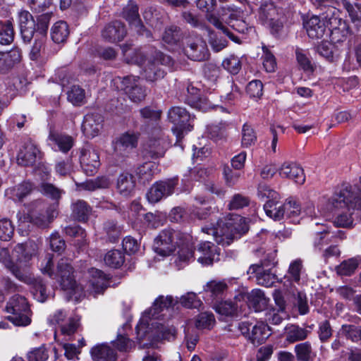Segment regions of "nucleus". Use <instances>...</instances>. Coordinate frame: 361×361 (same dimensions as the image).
<instances>
[{"label": "nucleus", "mask_w": 361, "mask_h": 361, "mask_svg": "<svg viewBox=\"0 0 361 361\" xmlns=\"http://www.w3.org/2000/svg\"><path fill=\"white\" fill-rule=\"evenodd\" d=\"M269 298L261 289H253L250 293H240L233 300L218 302L214 306L215 312L220 316H246V310L260 312L268 309Z\"/></svg>", "instance_id": "obj_1"}, {"label": "nucleus", "mask_w": 361, "mask_h": 361, "mask_svg": "<svg viewBox=\"0 0 361 361\" xmlns=\"http://www.w3.org/2000/svg\"><path fill=\"white\" fill-rule=\"evenodd\" d=\"M257 195L259 200L265 201L263 207L267 216L274 221L298 216L300 214V204L293 200L288 199L277 207L281 198L279 193L265 184L259 185Z\"/></svg>", "instance_id": "obj_2"}, {"label": "nucleus", "mask_w": 361, "mask_h": 361, "mask_svg": "<svg viewBox=\"0 0 361 361\" xmlns=\"http://www.w3.org/2000/svg\"><path fill=\"white\" fill-rule=\"evenodd\" d=\"M342 0H315L317 8L324 16L330 32L331 40L334 43L344 42L351 35L348 23L340 17Z\"/></svg>", "instance_id": "obj_3"}, {"label": "nucleus", "mask_w": 361, "mask_h": 361, "mask_svg": "<svg viewBox=\"0 0 361 361\" xmlns=\"http://www.w3.org/2000/svg\"><path fill=\"white\" fill-rule=\"evenodd\" d=\"M350 185L343 186L339 191H335L330 199L334 209H346L347 211L338 214L334 221L336 228H352L353 219L350 208H361V200L352 191Z\"/></svg>", "instance_id": "obj_4"}, {"label": "nucleus", "mask_w": 361, "mask_h": 361, "mask_svg": "<svg viewBox=\"0 0 361 361\" xmlns=\"http://www.w3.org/2000/svg\"><path fill=\"white\" fill-rule=\"evenodd\" d=\"M39 211L32 210L28 213H23L18 218V231L22 235H28L31 228L36 226L38 228H44L56 217L57 211L55 208L47 207L42 200H37L34 203Z\"/></svg>", "instance_id": "obj_5"}, {"label": "nucleus", "mask_w": 361, "mask_h": 361, "mask_svg": "<svg viewBox=\"0 0 361 361\" xmlns=\"http://www.w3.org/2000/svg\"><path fill=\"white\" fill-rule=\"evenodd\" d=\"M157 317H140L136 326L137 338L152 342L159 340L173 341L176 338V329L173 326L158 324Z\"/></svg>", "instance_id": "obj_6"}, {"label": "nucleus", "mask_w": 361, "mask_h": 361, "mask_svg": "<svg viewBox=\"0 0 361 361\" xmlns=\"http://www.w3.org/2000/svg\"><path fill=\"white\" fill-rule=\"evenodd\" d=\"M167 118L173 125L171 130L176 138L175 145L183 148L181 143L185 135L194 128V118L186 109L175 106L169 109Z\"/></svg>", "instance_id": "obj_7"}, {"label": "nucleus", "mask_w": 361, "mask_h": 361, "mask_svg": "<svg viewBox=\"0 0 361 361\" xmlns=\"http://www.w3.org/2000/svg\"><path fill=\"white\" fill-rule=\"evenodd\" d=\"M54 262L52 257H49L42 271L51 279L56 280L61 289L64 290H74L77 287V282L74 276V269L66 260L61 259L57 264L56 271L53 270Z\"/></svg>", "instance_id": "obj_8"}, {"label": "nucleus", "mask_w": 361, "mask_h": 361, "mask_svg": "<svg viewBox=\"0 0 361 361\" xmlns=\"http://www.w3.org/2000/svg\"><path fill=\"white\" fill-rule=\"evenodd\" d=\"M181 234L172 228L161 231L154 238L153 248L154 252L163 257L172 255L177 249L178 241Z\"/></svg>", "instance_id": "obj_9"}, {"label": "nucleus", "mask_w": 361, "mask_h": 361, "mask_svg": "<svg viewBox=\"0 0 361 361\" xmlns=\"http://www.w3.org/2000/svg\"><path fill=\"white\" fill-rule=\"evenodd\" d=\"M213 235H219L227 238H235L247 233L249 225L245 222V219L237 216L234 219H228L226 222L221 220L217 221V225L210 229Z\"/></svg>", "instance_id": "obj_10"}, {"label": "nucleus", "mask_w": 361, "mask_h": 361, "mask_svg": "<svg viewBox=\"0 0 361 361\" xmlns=\"http://www.w3.org/2000/svg\"><path fill=\"white\" fill-rule=\"evenodd\" d=\"M219 18L235 31L245 34L248 30L247 23L243 19V11L232 5L220 7Z\"/></svg>", "instance_id": "obj_11"}, {"label": "nucleus", "mask_w": 361, "mask_h": 361, "mask_svg": "<svg viewBox=\"0 0 361 361\" xmlns=\"http://www.w3.org/2000/svg\"><path fill=\"white\" fill-rule=\"evenodd\" d=\"M178 183L179 178L178 176L156 181L147 192V200L151 203H157L162 198L171 195Z\"/></svg>", "instance_id": "obj_12"}, {"label": "nucleus", "mask_w": 361, "mask_h": 361, "mask_svg": "<svg viewBox=\"0 0 361 361\" xmlns=\"http://www.w3.org/2000/svg\"><path fill=\"white\" fill-rule=\"evenodd\" d=\"M140 133L133 130H127L121 133L113 142L114 152L121 157H128V154L138 146Z\"/></svg>", "instance_id": "obj_13"}, {"label": "nucleus", "mask_w": 361, "mask_h": 361, "mask_svg": "<svg viewBox=\"0 0 361 361\" xmlns=\"http://www.w3.org/2000/svg\"><path fill=\"white\" fill-rule=\"evenodd\" d=\"M39 145L33 139L28 137L24 140L17 155L18 164L23 166H32L37 159L41 157Z\"/></svg>", "instance_id": "obj_14"}, {"label": "nucleus", "mask_w": 361, "mask_h": 361, "mask_svg": "<svg viewBox=\"0 0 361 361\" xmlns=\"http://www.w3.org/2000/svg\"><path fill=\"white\" fill-rule=\"evenodd\" d=\"M179 100L190 107L202 111H207L212 108L211 102L204 95L201 94V90L189 85L186 94L179 97Z\"/></svg>", "instance_id": "obj_15"}, {"label": "nucleus", "mask_w": 361, "mask_h": 361, "mask_svg": "<svg viewBox=\"0 0 361 361\" xmlns=\"http://www.w3.org/2000/svg\"><path fill=\"white\" fill-rule=\"evenodd\" d=\"M176 299L171 295L157 296L151 307L147 308L141 316H165L162 314L164 310L177 312Z\"/></svg>", "instance_id": "obj_16"}, {"label": "nucleus", "mask_w": 361, "mask_h": 361, "mask_svg": "<svg viewBox=\"0 0 361 361\" xmlns=\"http://www.w3.org/2000/svg\"><path fill=\"white\" fill-rule=\"evenodd\" d=\"M18 279L30 286V293L38 302H44L49 298L46 283L41 278H35L31 274L23 271Z\"/></svg>", "instance_id": "obj_17"}, {"label": "nucleus", "mask_w": 361, "mask_h": 361, "mask_svg": "<svg viewBox=\"0 0 361 361\" xmlns=\"http://www.w3.org/2000/svg\"><path fill=\"white\" fill-rule=\"evenodd\" d=\"M20 33L25 43H30L36 32V22L27 10H20L17 15Z\"/></svg>", "instance_id": "obj_18"}, {"label": "nucleus", "mask_w": 361, "mask_h": 361, "mask_svg": "<svg viewBox=\"0 0 361 361\" xmlns=\"http://www.w3.org/2000/svg\"><path fill=\"white\" fill-rule=\"evenodd\" d=\"M185 54L188 59L195 61H204L210 56L206 42L202 39H189L183 47Z\"/></svg>", "instance_id": "obj_19"}, {"label": "nucleus", "mask_w": 361, "mask_h": 361, "mask_svg": "<svg viewBox=\"0 0 361 361\" xmlns=\"http://www.w3.org/2000/svg\"><path fill=\"white\" fill-rule=\"evenodd\" d=\"M183 38L181 28L173 25L166 27L161 36L164 44L171 51L180 49L183 46Z\"/></svg>", "instance_id": "obj_20"}, {"label": "nucleus", "mask_w": 361, "mask_h": 361, "mask_svg": "<svg viewBox=\"0 0 361 361\" xmlns=\"http://www.w3.org/2000/svg\"><path fill=\"white\" fill-rule=\"evenodd\" d=\"M80 163L84 173L89 176H94L101 165L99 153L95 150L81 149Z\"/></svg>", "instance_id": "obj_21"}, {"label": "nucleus", "mask_w": 361, "mask_h": 361, "mask_svg": "<svg viewBox=\"0 0 361 361\" xmlns=\"http://www.w3.org/2000/svg\"><path fill=\"white\" fill-rule=\"evenodd\" d=\"M127 34L126 25L120 20H114L107 24L102 32L104 39L111 43L122 41Z\"/></svg>", "instance_id": "obj_22"}, {"label": "nucleus", "mask_w": 361, "mask_h": 361, "mask_svg": "<svg viewBox=\"0 0 361 361\" xmlns=\"http://www.w3.org/2000/svg\"><path fill=\"white\" fill-rule=\"evenodd\" d=\"M279 173L281 178L291 180L297 184L302 185L305 182L304 170L295 162H284L279 169Z\"/></svg>", "instance_id": "obj_23"}, {"label": "nucleus", "mask_w": 361, "mask_h": 361, "mask_svg": "<svg viewBox=\"0 0 361 361\" xmlns=\"http://www.w3.org/2000/svg\"><path fill=\"white\" fill-rule=\"evenodd\" d=\"M136 185L135 176L128 172L121 173L116 180V191L123 197H130L134 195Z\"/></svg>", "instance_id": "obj_24"}, {"label": "nucleus", "mask_w": 361, "mask_h": 361, "mask_svg": "<svg viewBox=\"0 0 361 361\" xmlns=\"http://www.w3.org/2000/svg\"><path fill=\"white\" fill-rule=\"evenodd\" d=\"M5 310L14 316H27L31 312L27 299L18 294L12 296L6 304Z\"/></svg>", "instance_id": "obj_25"}, {"label": "nucleus", "mask_w": 361, "mask_h": 361, "mask_svg": "<svg viewBox=\"0 0 361 361\" xmlns=\"http://www.w3.org/2000/svg\"><path fill=\"white\" fill-rule=\"evenodd\" d=\"M21 58V50L18 47H13L6 52L0 51V73H8L20 62Z\"/></svg>", "instance_id": "obj_26"}, {"label": "nucleus", "mask_w": 361, "mask_h": 361, "mask_svg": "<svg viewBox=\"0 0 361 361\" xmlns=\"http://www.w3.org/2000/svg\"><path fill=\"white\" fill-rule=\"evenodd\" d=\"M228 285L224 281H216L214 280L210 281L207 283L204 286V295L203 296L205 300H211L213 302H216L213 305V309L214 306L220 301H218L219 298H221L224 293L227 290ZM222 300H221V302Z\"/></svg>", "instance_id": "obj_27"}, {"label": "nucleus", "mask_w": 361, "mask_h": 361, "mask_svg": "<svg viewBox=\"0 0 361 361\" xmlns=\"http://www.w3.org/2000/svg\"><path fill=\"white\" fill-rule=\"evenodd\" d=\"M304 27L306 30L308 37L311 39L322 38L326 28L329 29L326 21L322 20L319 17L313 16L307 21L304 22Z\"/></svg>", "instance_id": "obj_28"}, {"label": "nucleus", "mask_w": 361, "mask_h": 361, "mask_svg": "<svg viewBox=\"0 0 361 361\" xmlns=\"http://www.w3.org/2000/svg\"><path fill=\"white\" fill-rule=\"evenodd\" d=\"M33 188L34 185L32 182L24 180L13 187L8 188L6 190V195L14 202H22L32 192Z\"/></svg>", "instance_id": "obj_29"}, {"label": "nucleus", "mask_w": 361, "mask_h": 361, "mask_svg": "<svg viewBox=\"0 0 361 361\" xmlns=\"http://www.w3.org/2000/svg\"><path fill=\"white\" fill-rule=\"evenodd\" d=\"M138 10V6L136 4L127 6L123 8L122 12V16L130 23L138 20L139 25L138 29L137 30V33L140 35H145L147 37H149L152 36V33L150 30H147L141 22V20L140 19Z\"/></svg>", "instance_id": "obj_30"}, {"label": "nucleus", "mask_w": 361, "mask_h": 361, "mask_svg": "<svg viewBox=\"0 0 361 361\" xmlns=\"http://www.w3.org/2000/svg\"><path fill=\"white\" fill-rule=\"evenodd\" d=\"M176 299V310L177 313H179L182 307L185 309H197L200 310L203 303L198 298L196 293L193 292H188L183 295L180 298L175 297Z\"/></svg>", "instance_id": "obj_31"}, {"label": "nucleus", "mask_w": 361, "mask_h": 361, "mask_svg": "<svg viewBox=\"0 0 361 361\" xmlns=\"http://www.w3.org/2000/svg\"><path fill=\"white\" fill-rule=\"evenodd\" d=\"M90 354L94 361H116L117 358L115 351L105 343L94 346L90 350Z\"/></svg>", "instance_id": "obj_32"}, {"label": "nucleus", "mask_w": 361, "mask_h": 361, "mask_svg": "<svg viewBox=\"0 0 361 361\" xmlns=\"http://www.w3.org/2000/svg\"><path fill=\"white\" fill-rule=\"evenodd\" d=\"M279 16L280 14L274 2L269 0L261 1L260 6L258 8V16L259 21L263 25H265L267 22L274 20V18Z\"/></svg>", "instance_id": "obj_33"}, {"label": "nucleus", "mask_w": 361, "mask_h": 361, "mask_svg": "<svg viewBox=\"0 0 361 361\" xmlns=\"http://www.w3.org/2000/svg\"><path fill=\"white\" fill-rule=\"evenodd\" d=\"M51 38L56 44H61L66 42L70 30L68 23L64 20L56 22L51 28Z\"/></svg>", "instance_id": "obj_34"}, {"label": "nucleus", "mask_w": 361, "mask_h": 361, "mask_svg": "<svg viewBox=\"0 0 361 361\" xmlns=\"http://www.w3.org/2000/svg\"><path fill=\"white\" fill-rule=\"evenodd\" d=\"M92 211L91 206L82 200H78L72 204V216L79 222H87Z\"/></svg>", "instance_id": "obj_35"}, {"label": "nucleus", "mask_w": 361, "mask_h": 361, "mask_svg": "<svg viewBox=\"0 0 361 361\" xmlns=\"http://www.w3.org/2000/svg\"><path fill=\"white\" fill-rule=\"evenodd\" d=\"M216 248V246L212 242H201L198 245L197 250L202 253V256L198 258V262L206 266L212 265L214 260Z\"/></svg>", "instance_id": "obj_36"}, {"label": "nucleus", "mask_w": 361, "mask_h": 361, "mask_svg": "<svg viewBox=\"0 0 361 361\" xmlns=\"http://www.w3.org/2000/svg\"><path fill=\"white\" fill-rule=\"evenodd\" d=\"M228 124L226 121L212 123L207 127L209 137L214 142L226 140L228 137Z\"/></svg>", "instance_id": "obj_37"}, {"label": "nucleus", "mask_w": 361, "mask_h": 361, "mask_svg": "<svg viewBox=\"0 0 361 361\" xmlns=\"http://www.w3.org/2000/svg\"><path fill=\"white\" fill-rule=\"evenodd\" d=\"M39 191L45 197L51 199L54 202L51 207L55 208L59 205V202L61 198L63 190L56 188L54 184L49 183H42L39 186Z\"/></svg>", "instance_id": "obj_38"}, {"label": "nucleus", "mask_w": 361, "mask_h": 361, "mask_svg": "<svg viewBox=\"0 0 361 361\" xmlns=\"http://www.w3.org/2000/svg\"><path fill=\"white\" fill-rule=\"evenodd\" d=\"M49 140L53 142L63 153H67L74 145L73 138L68 135L50 133Z\"/></svg>", "instance_id": "obj_39"}, {"label": "nucleus", "mask_w": 361, "mask_h": 361, "mask_svg": "<svg viewBox=\"0 0 361 361\" xmlns=\"http://www.w3.org/2000/svg\"><path fill=\"white\" fill-rule=\"evenodd\" d=\"M13 20H0V44L9 45L15 38Z\"/></svg>", "instance_id": "obj_40"}, {"label": "nucleus", "mask_w": 361, "mask_h": 361, "mask_svg": "<svg viewBox=\"0 0 361 361\" xmlns=\"http://www.w3.org/2000/svg\"><path fill=\"white\" fill-rule=\"evenodd\" d=\"M105 264L112 269H120L126 261L125 252L121 250L112 249L104 257Z\"/></svg>", "instance_id": "obj_41"}, {"label": "nucleus", "mask_w": 361, "mask_h": 361, "mask_svg": "<svg viewBox=\"0 0 361 361\" xmlns=\"http://www.w3.org/2000/svg\"><path fill=\"white\" fill-rule=\"evenodd\" d=\"M341 7L352 23L355 24L361 23V4L352 2L350 0H342Z\"/></svg>", "instance_id": "obj_42"}, {"label": "nucleus", "mask_w": 361, "mask_h": 361, "mask_svg": "<svg viewBox=\"0 0 361 361\" xmlns=\"http://www.w3.org/2000/svg\"><path fill=\"white\" fill-rule=\"evenodd\" d=\"M122 52L126 57L127 63L142 66L146 61V56L140 49L133 50L131 45L124 44L121 47Z\"/></svg>", "instance_id": "obj_43"}, {"label": "nucleus", "mask_w": 361, "mask_h": 361, "mask_svg": "<svg viewBox=\"0 0 361 361\" xmlns=\"http://www.w3.org/2000/svg\"><path fill=\"white\" fill-rule=\"evenodd\" d=\"M164 220V215L161 212L156 211L145 214L141 222L145 228L156 229L163 225Z\"/></svg>", "instance_id": "obj_44"}, {"label": "nucleus", "mask_w": 361, "mask_h": 361, "mask_svg": "<svg viewBox=\"0 0 361 361\" xmlns=\"http://www.w3.org/2000/svg\"><path fill=\"white\" fill-rule=\"evenodd\" d=\"M271 335V328L266 324L259 323L252 329L249 338L253 344L264 342Z\"/></svg>", "instance_id": "obj_45"}, {"label": "nucleus", "mask_w": 361, "mask_h": 361, "mask_svg": "<svg viewBox=\"0 0 361 361\" xmlns=\"http://www.w3.org/2000/svg\"><path fill=\"white\" fill-rule=\"evenodd\" d=\"M178 257L181 262H188L194 257L195 247L193 244L181 236L178 241Z\"/></svg>", "instance_id": "obj_46"}, {"label": "nucleus", "mask_w": 361, "mask_h": 361, "mask_svg": "<svg viewBox=\"0 0 361 361\" xmlns=\"http://www.w3.org/2000/svg\"><path fill=\"white\" fill-rule=\"evenodd\" d=\"M294 352L298 361H313L315 357L312 345L308 341L297 344Z\"/></svg>", "instance_id": "obj_47"}, {"label": "nucleus", "mask_w": 361, "mask_h": 361, "mask_svg": "<svg viewBox=\"0 0 361 361\" xmlns=\"http://www.w3.org/2000/svg\"><path fill=\"white\" fill-rule=\"evenodd\" d=\"M143 74L147 81L154 82L163 78L166 75V71L156 63L149 61L144 68Z\"/></svg>", "instance_id": "obj_48"}, {"label": "nucleus", "mask_w": 361, "mask_h": 361, "mask_svg": "<svg viewBox=\"0 0 361 361\" xmlns=\"http://www.w3.org/2000/svg\"><path fill=\"white\" fill-rule=\"evenodd\" d=\"M241 135V145L244 148H249L257 142V133L252 126L247 123L243 125Z\"/></svg>", "instance_id": "obj_49"}, {"label": "nucleus", "mask_w": 361, "mask_h": 361, "mask_svg": "<svg viewBox=\"0 0 361 361\" xmlns=\"http://www.w3.org/2000/svg\"><path fill=\"white\" fill-rule=\"evenodd\" d=\"M262 55L261 59L264 70L267 73L275 72L277 68L276 59L273 51L266 45H262Z\"/></svg>", "instance_id": "obj_50"}, {"label": "nucleus", "mask_w": 361, "mask_h": 361, "mask_svg": "<svg viewBox=\"0 0 361 361\" xmlns=\"http://www.w3.org/2000/svg\"><path fill=\"white\" fill-rule=\"evenodd\" d=\"M310 310L308 300L305 293L299 291L294 297V301L291 307V313L298 312L300 315L308 314Z\"/></svg>", "instance_id": "obj_51"}, {"label": "nucleus", "mask_w": 361, "mask_h": 361, "mask_svg": "<svg viewBox=\"0 0 361 361\" xmlns=\"http://www.w3.org/2000/svg\"><path fill=\"white\" fill-rule=\"evenodd\" d=\"M309 331L298 326L291 325L286 329V340L293 343L305 340L308 336Z\"/></svg>", "instance_id": "obj_52"}, {"label": "nucleus", "mask_w": 361, "mask_h": 361, "mask_svg": "<svg viewBox=\"0 0 361 361\" xmlns=\"http://www.w3.org/2000/svg\"><path fill=\"white\" fill-rule=\"evenodd\" d=\"M0 262L5 265V267L15 276L16 279H18L24 271L20 269L17 264L14 263L11 260L8 248L0 249Z\"/></svg>", "instance_id": "obj_53"}, {"label": "nucleus", "mask_w": 361, "mask_h": 361, "mask_svg": "<svg viewBox=\"0 0 361 361\" xmlns=\"http://www.w3.org/2000/svg\"><path fill=\"white\" fill-rule=\"evenodd\" d=\"M273 298L275 303V307L270 309L271 312L269 313L271 316H279V313L287 314L288 305L280 290H274L273 293Z\"/></svg>", "instance_id": "obj_54"}, {"label": "nucleus", "mask_w": 361, "mask_h": 361, "mask_svg": "<svg viewBox=\"0 0 361 361\" xmlns=\"http://www.w3.org/2000/svg\"><path fill=\"white\" fill-rule=\"evenodd\" d=\"M285 22V17L280 15L274 20L267 22L265 26L268 27L270 34L274 37L279 39L283 34Z\"/></svg>", "instance_id": "obj_55"}, {"label": "nucleus", "mask_w": 361, "mask_h": 361, "mask_svg": "<svg viewBox=\"0 0 361 361\" xmlns=\"http://www.w3.org/2000/svg\"><path fill=\"white\" fill-rule=\"evenodd\" d=\"M103 228L106 235L107 241L112 243L118 241L121 235V229L116 221L109 220L104 222Z\"/></svg>", "instance_id": "obj_56"}, {"label": "nucleus", "mask_w": 361, "mask_h": 361, "mask_svg": "<svg viewBox=\"0 0 361 361\" xmlns=\"http://www.w3.org/2000/svg\"><path fill=\"white\" fill-rule=\"evenodd\" d=\"M92 276L94 279L92 281V286L94 291L97 294L103 293L107 288L106 282L108 278L106 275L104 271L99 269H95Z\"/></svg>", "instance_id": "obj_57"}, {"label": "nucleus", "mask_w": 361, "mask_h": 361, "mask_svg": "<svg viewBox=\"0 0 361 361\" xmlns=\"http://www.w3.org/2000/svg\"><path fill=\"white\" fill-rule=\"evenodd\" d=\"M208 22L213 25L216 29L222 31L231 40L236 43H240V39L238 37L235 36L228 27L224 25L220 18L216 15H209Z\"/></svg>", "instance_id": "obj_58"}, {"label": "nucleus", "mask_w": 361, "mask_h": 361, "mask_svg": "<svg viewBox=\"0 0 361 361\" xmlns=\"http://www.w3.org/2000/svg\"><path fill=\"white\" fill-rule=\"evenodd\" d=\"M37 17L36 22V32L39 33L42 36H46L48 32L49 23L53 16V11H47L46 12L41 13Z\"/></svg>", "instance_id": "obj_59"}, {"label": "nucleus", "mask_w": 361, "mask_h": 361, "mask_svg": "<svg viewBox=\"0 0 361 361\" xmlns=\"http://www.w3.org/2000/svg\"><path fill=\"white\" fill-rule=\"evenodd\" d=\"M264 85L260 80H252L246 86V93L252 99H259L263 95Z\"/></svg>", "instance_id": "obj_60"}, {"label": "nucleus", "mask_w": 361, "mask_h": 361, "mask_svg": "<svg viewBox=\"0 0 361 361\" xmlns=\"http://www.w3.org/2000/svg\"><path fill=\"white\" fill-rule=\"evenodd\" d=\"M165 154V149L161 145L160 142L157 140L150 141L148 148L145 149V156L152 159H157L163 157Z\"/></svg>", "instance_id": "obj_61"}, {"label": "nucleus", "mask_w": 361, "mask_h": 361, "mask_svg": "<svg viewBox=\"0 0 361 361\" xmlns=\"http://www.w3.org/2000/svg\"><path fill=\"white\" fill-rule=\"evenodd\" d=\"M184 177L187 180L202 182L208 177L207 169L201 166H196L188 170V173H185Z\"/></svg>", "instance_id": "obj_62"}, {"label": "nucleus", "mask_w": 361, "mask_h": 361, "mask_svg": "<svg viewBox=\"0 0 361 361\" xmlns=\"http://www.w3.org/2000/svg\"><path fill=\"white\" fill-rule=\"evenodd\" d=\"M29 6L34 13H43L53 11V0H28Z\"/></svg>", "instance_id": "obj_63"}, {"label": "nucleus", "mask_w": 361, "mask_h": 361, "mask_svg": "<svg viewBox=\"0 0 361 361\" xmlns=\"http://www.w3.org/2000/svg\"><path fill=\"white\" fill-rule=\"evenodd\" d=\"M223 67L232 75L238 74L242 68L241 61L238 56H230L222 62Z\"/></svg>", "instance_id": "obj_64"}]
</instances>
